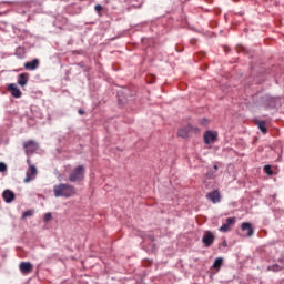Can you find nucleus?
Instances as JSON below:
<instances>
[{
  "label": "nucleus",
  "instance_id": "nucleus-26",
  "mask_svg": "<svg viewBox=\"0 0 284 284\" xmlns=\"http://www.w3.org/2000/svg\"><path fill=\"white\" fill-rule=\"evenodd\" d=\"M27 165H29V168H30V165H34V164H32V160L27 159Z\"/></svg>",
  "mask_w": 284,
  "mask_h": 284
},
{
  "label": "nucleus",
  "instance_id": "nucleus-16",
  "mask_svg": "<svg viewBox=\"0 0 284 284\" xmlns=\"http://www.w3.org/2000/svg\"><path fill=\"white\" fill-rule=\"evenodd\" d=\"M39 68V60L33 59L32 61H28L24 63V69L26 70H37Z\"/></svg>",
  "mask_w": 284,
  "mask_h": 284
},
{
  "label": "nucleus",
  "instance_id": "nucleus-3",
  "mask_svg": "<svg viewBox=\"0 0 284 284\" xmlns=\"http://www.w3.org/2000/svg\"><path fill=\"white\" fill-rule=\"evenodd\" d=\"M23 149L26 152V155L34 154L37 150H39V144L34 140H29L27 142H23Z\"/></svg>",
  "mask_w": 284,
  "mask_h": 284
},
{
  "label": "nucleus",
  "instance_id": "nucleus-8",
  "mask_svg": "<svg viewBox=\"0 0 284 284\" xmlns=\"http://www.w3.org/2000/svg\"><path fill=\"white\" fill-rule=\"evenodd\" d=\"M236 223V217H229L226 222L220 227V232H230L232 225Z\"/></svg>",
  "mask_w": 284,
  "mask_h": 284
},
{
  "label": "nucleus",
  "instance_id": "nucleus-12",
  "mask_svg": "<svg viewBox=\"0 0 284 284\" xmlns=\"http://www.w3.org/2000/svg\"><path fill=\"white\" fill-rule=\"evenodd\" d=\"M19 270L22 274H30V272H32V264L30 262H21Z\"/></svg>",
  "mask_w": 284,
  "mask_h": 284
},
{
  "label": "nucleus",
  "instance_id": "nucleus-1",
  "mask_svg": "<svg viewBox=\"0 0 284 284\" xmlns=\"http://www.w3.org/2000/svg\"><path fill=\"white\" fill-rule=\"evenodd\" d=\"M53 194L55 199H72L77 196V187L68 183H59L53 186Z\"/></svg>",
  "mask_w": 284,
  "mask_h": 284
},
{
  "label": "nucleus",
  "instance_id": "nucleus-23",
  "mask_svg": "<svg viewBox=\"0 0 284 284\" xmlns=\"http://www.w3.org/2000/svg\"><path fill=\"white\" fill-rule=\"evenodd\" d=\"M44 221H52V213H45Z\"/></svg>",
  "mask_w": 284,
  "mask_h": 284
},
{
  "label": "nucleus",
  "instance_id": "nucleus-10",
  "mask_svg": "<svg viewBox=\"0 0 284 284\" xmlns=\"http://www.w3.org/2000/svg\"><path fill=\"white\" fill-rule=\"evenodd\" d=\"M206 199H209V201H212L213 203H221V193H219L217 190L212 191L206 194Z\"/></svg>",
  "mask_w": 284,
  "mask_h": 284
},
{
  "label": "nucleus",
  "instance_id": "nucleus-18",
  "mask_svg": "<svg viewBox=\"0 0 284 284\" xmlns=\"http://www.w3.org/2000/svg\"><path fill=\"white\" fill-rule=\"evenodd\" d=\"M257 126L261 130L262 134H267V128H265V121H258Z\"/></svg>",
  "mask_w": 284,
  "mask_h": 284
},
{
  "label": "nucleus",
  "instance_id": "nucleus-21",
  "mask_svg": "<svg viewBox=\"0 0 284 284\" xmlns=\"http://www.w3.org/2000/svg\"><path fill=\"white\" fill-rule=\"evenodd\" d=\"M199 123H200V125H207V123H210V121L207 119L203 118V119L199 120Z\"/></svg>",
  "mask_w": 284,
  "mask_h": 284
},
{
  "label": "nucleus",
  "instance_id": "nucleus-30",
  "mask_svg": "<svg viewBox=\"0 0 284 284\" xmlns=\"http://www.w3.org/2000/svg\"><path fill=\"white\" fill-rule=\"evenodd\" d=\"M213 169L215 170V172L219 171V165L214 164Z\"/></svg>",
  "mask_w": 284,
  "mask_h": 284
},
{
  "label": "nucleus",
  "instance_id": "nucleus-29",
  "mask_svg": "<svg viewBox=\"0 0 284 284\" xmlns=\"http://www.w3.org/2000/svg\"><path fill=\"white\" fill-rule=\"evenodd\" d=\"M149 239H150V241H151L152 243H154V236L149 235Z\"/></svg>",
  "mask_w": 284,
  "mask_h": 284
},
{
  "label": "nucleus",
  "instance_id": "nucleus-6",
  "mask_svg": "<svg viewBox=\"0 0 284 284\" xmlns=\"http://www.w3.org/2000/svg\"><path fill=\"white\" fill-rule=\"evenodd\" d=\"M214 233H212V231H206L204 232V235L202 237V243L206 246V247H212V244L214 243Z\"/></svg>",
  "mask_w": 284,
  "mask_h": 284
},
{
  "label": "nucleus",
  "instance_id": "nucleus-9",
  "mask_svg": "<svg viewBox=\"0 0 284 284\" xmlns=\"http://www.w3.org/2000/svg\"><path fill=\"white\" fill-rule=\"evenodd\" d=\"M216 136H217L216 133L212 131H206L204 133V143H206V145H210V143L216 142Z\"/></svg>",
  "mask_w": 284,
  "mask_h": 284
},
{
  "label": "nucleus",
  "instance_id": "nucleus-31",
  "mask_svg": "<svg viewBox=\"0 0 284 284\" xmlns=\"http://www.w3.org/2000/svg\"><path fill=\"white\" fill-rule=\"evenodd\" d=\"M271 100L273 101V103H276V98H271Z\"/></svg>",
  "mask_w": 284,
  "mask_h": 284
},
{
  "label": "nucleus",
  "instance_id": "nucleus-7",
  "mask_svg": "<svg viewBox=\"0 0 284 284\" xmlns=\"http://www.w3.org/2000/svg\"><path fill=\"white\" fill-rule=\"evenodd\" d=\"M284 270V254L276 261L275 264L267 267L268 272H281Z\"/></svg>",
  "mask_w": 284,
  "mask_h": 284
},
{
  "label": "nucleus",
  "instance_id": "nucleus-22",
  "mask_svg": "<svg viewBox=\"0 0 284 284\" xmlns=\"http://www.w3.org/2000/svg\"><path fill=\"white\" fill-rule=\"evenodd\" d=\"M8 170V165L6 163L0 162V172H6Z\"/></svg>",
  "mask_w": 284,
  "mask_h": 284
},
{
  "label": "nucleus",
  "instance_id": "nucleus-24",
  "mask_svg": "<svg viewBox=\"0 0 284 284\" xmlns=\"http://www.w3.org/2000/svg\"><path fill=\"white\" fill-rule=\"evenodd\" d=\"M94 10L95 12H101V10H103V7L101 4H95Z\"/></svg>",
  "mask_w": 284,
  "mask_h": 284
},
{
  "label": "nucleus",
  "instance_id": "nucleus-17",
  "mask_svg": "<svg viewBox=\"0 0 284 284\" xmlns=\"http://www.w3.org/2000/svg\"><path fill=\"white\" fill-rule=\"evenodd\" d=\"M223 267V257H217L213 263V270H216L219 272Z\"/></svg>",
  "mask_w": 284,
  "mask_h": 284
},
{
  "label": "nucleus",
  "instance_id": "nucleus-2",
  "mask_svg": "<svg viewBox=\"0 0 284 284\" xmlns=\"http://www.w3.org/2000/svg\"><path fill=\"white\" fill-rule=\"evenodd\" d=\"M85 179V166L78 165L69 173L70 183H81Z\"/></svg>",
  "mask_w": 284,
  "mask_h": 284
},
{
  "label": "nucleus",
  "instance_id": "nucleus-27",
  "mask_svg": "<svg viewBox=\"0 0 284 284\" xmlns=\"http://www.w3.org/2000/svg\"><path fill=\"white\" fill-rule=\"evenodd\" d=\"M79 114H81V115H83V114H85V111H83L82 109H79Z\"/></svg>",
  "mask_w": 284,
  "mask_h": 284
},
{
  "label": "nucleus",
  "instance_id": "nucleus-4",
  "mask_svg": "<svg viewBox=\"0 0 284 284\" xmlns=\"http://www.w3.org/2000/svg\"><path fill=\"white\" fill-rule=\"evenodd\" d=\"M37 174H39L37 166L30 165L26 172L24 183H30L31 181H34L37 179Z\"/></svg>",
  "mask_w": 284,
  "mask_h": 284
},
{
  "label": "nucleus",
  "instance_id": "nucleus-28",
  "mask_svg": "<svg viewBox=\"0 0 284 284\" xmlns=\"http://www.w3.org/2000/svg\"><path fill=\"white\" fill-rule=\"evenodd\" d=\"M140 236H141V239H145V233H144V232H141V233H140Z\"/></svg>",
  "mask_w": 284,
  "mask_h": 284
},
{
  "label": "nucleus",
  "instance_id": "nucleus-13",
  "mask_svg": "<svg viewBox=\"0 0 284 284\" xmlns=\"http://www.w3.org/2000/svg\"><path fill=\"white\" fill-rule=\"evenodd\" d=\"M8 90L11 92L12 97H14V99H21V90H19V88H17V84L12 83L9 84Z\"/></svg>",
  "mask_w": 284,
  "mask_h": 284
},
{
  "label": "nucleus",
  "instance_id": "nucleus-11",
  "mask_svg": "<svg viewBox=\"0 0 284 284\" xmlns=\"http://www.w3.org/2000/svg\"><path fill=\"white\" fill-rule=\"evenodd\" d=\"M242 232H246V236H254V229H252V223L243 222L241 225Z\"/></svg>",
  "mask_w": 284,
  "mask_h": 284
},
{
  "label": "nucleus",
  "instance_id": "nucleus-25",
  "mask_svg": "<svg viewBox=\"0 0 284 284\" xmlns=\"http://www.w3.org/2000/svg\"><path fill=\"white\" fill-rule=\"evenodd\" d=\"M213 175H214V173L209 172V173H206V179H212Z\"/></svg>",
  "mask_w": 284,
  "mask_h": 284
},
{
  "label": "nucleus",
  "instance_id": "nucleus-20",
  "mask_svg": "<svg viewBox=\"0 0 284 284\" xmlns=\"http://www.w3.org/2000/svg\"><path fill=\"white\" fill-rule=\"evenodd\" d=\"M33 214H34V211H32V210L26 211L22 214V219H28L29 216H32Z\"/></svg>",
  "mask_w": 284,
  "mask_h": 284
},
{
  "label": "nucleus",
  "instance_id": "nucleus-15",
  "mask_svg": "<svg viewBox=\"0 0 284 284\" xmlns=\"http://www.w3.org/2000/svg\"><path fill=\"white\" fill-rule=\"evenodd\" d=\"M2 197L4 199L6 203H12L16 195H14V192L10 190H4V192L2 193Z\"/></svg>",
  "mask_w": 284,
  "mask_h": 284
},
{
  "label": "nucleus",
  "instance_id": "nucleus-5",
  "mask_svg": "<svg viewBox=\"0 0 284 284\" xmlns=\"http://www.w3.org/2000/svg\"><path fill=\"white\" fill-rule=\"evenodd\" d=\"M190 132H199V129L189 124L178 131V136H181V139H187V136H190Z\"/></svg>",
  "mask_w": 284,
  "mask_h": 284
},
{
  "label": "nucleus",
  "instance_id": "nucleus-19",
  "mask_svg": "<svg viewBox=\"0 0 284 284\" xmlns=\"http://www.w3.org/2000/svg\"><path fill=\"white\" fill-rule=\"evenodd\" d=\"M264 172H265V174H268V176H272V174H274V171H272L271 165H265L264 166Z\"/></svg>",
  "mask_w": 284,
  "mask_h": 284
},
{
  "label": "nucleus",
  "instance_id": "nucleus-14",
  "mask_svg": "<svg viewBox=\"0 0 284 284\" xmlns=\"http://www.w3.org/2000/svg\"><path fill=\"white\" fill-rule=\"evenodd\" d=\"M30 78V74L28 73H21L18 75V85H21V88H24V85H28V79Z\"/></svg>",
  "mask_w": 284,
  "mask_h": 284
}]
</instances>
